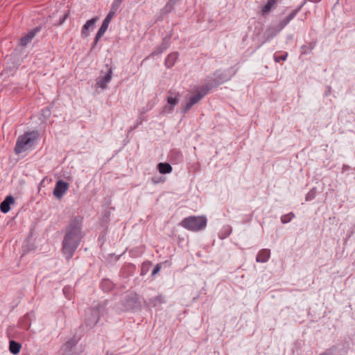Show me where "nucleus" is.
Returning a JSON list of instances; mask_svg holds the SVG:
<instances>
[{
	"mask_svg": "<svg viewBox=\"0 0 355 355\" xmlns=\"http://www.w3.org/2000/svg\"><path fill=\"white\" fill-rule=\"evenodd\" d=\"M178 59V54L174 53L168 55L165 60V64L168 68L172 67Z\"/></svg>",
	"mask_w": 355,
	"mask_h": 355,
	"instance_id": "nucleus-17",
	"label": "nucleus"
},
{
	"mask_svg": "<svg viewBox=\"0 0 355 355\" xmlns=\"http://www.w3.org/2000/svg\"><path fill=\"white\" fill-rule=\"evenodd\" d=\"M103 308L99 306L97 308L89 309L85 314V322L89 327H94L101 318L103 314Z\"/></svg>",
	"mask_w": 355,
	"mask_h": 355,
	"instance_id": "nucleus-6",
	"label": "nucleus"
},
{
	"mask_svg": "<svg viewBox=\"0 0 355 355\" xmlns=\"http://www.w3.org/2000/svg\"><path fill=\"white\" fill-rule=\"evenodd\" d=\"M207 92L205 88L196 90L195 94L189 96L182 105V112L187 113L189 112L195 104L198 103L207 94Z\"/></svg>",
	"mask_w": 355,
	"mask_h": 355,
	"instance_id": "nucleus-5",
	"label": "nucleus"
},
{
	"mask_svg": "<svg viewBox=\"0 0 355 355\" xmlns=\"http://www.w3.org/2000/svg\"><path fill=\"white\" fill-rule=\"evenodd\" d=\"M207 223V218L204 216H189L183 219L180 225L188 230L198 232L205 229Z\"/></svg>",
	"mask_w": 355,
	"mask_h": 355,
	"instance_id": "nucleus-3",
	"label": "nucleus"
},
{
	"mask_svg": "<svg viewBox=\"0 0 355 355\" xmlns=\"http://www.w3.org/2000/svg\"><path fill=\"white\" fill-rule=\"evenodd\" d=\"M15 202V199L12 196H7L0 205V210L1 212L6 214L10 209V205Z\"/></svg>",
	"mask_w": 355,
	"mask_h": 355,
	"instance_id": "nucleus-12",
	"label": "nucleus"
},
{
	"mask_svg": "<svg viewBox=\"0 0 355 355\" xmlns=\"http://www.w3.org/2000/svg\"><path fill=\"white\" fill-rule=\"evenodd\" d=\"M123 0H114L112 5L115 6V3H117V6H119Z\"/></svg>",
	"mask_w": 355,
	"mask_h": 355,
	"instance_id": "nucleus-29",
	"label": "nucleus"
},
{
	"mask_svg": "<svg viewBox=\"0 0 355 355\" xmlns=\"http://www.w3.org/2000/svg\"><path fill=\"white\" fill-rule=\"evenodd\" d=\"M82 219L74 218L66 227L62 241V253L67 259L72 258L83 238L81 231Z\"/></svg>",
	"mask_w": 355,
	"mask_h": 355,
	"instance_id": "nucleus-1",
	"label": "nucleus"
},
{
	"mask_svg": "<svg viewBox=\"0 0 355 355\" xmlns=\"http://www.w3.org/2000/svg\"><path fill=\"white\" fill-rule=\"evenodd\" d=\"M63 293L67 298L70 299L71 297H70V288L69 287H64L63 288Z\"/></svg>",
	"mask_w": 355,
	"mask_h": 355,
	"instance_id": "nucleus-28",
	"label": "nucleus"
},
{
	"mask_svg": "<svg viewBox=\"0 0 355 355\" xmlns=\"http://www.w3.org/2000/svg\"><path fill=\"white\" fill-rule=\"evenodd\" d=\"M160 269H161V266L159 264H157L154 269L152 271V275L154 276L156 274H157L159 271H160Z\"/></svg>",
	"mask_w": 355,
	"mask_h": 355,
	"instance_id": "nucleus-27",
	"label": "nucleus"
},
{
	"mask_svg": "<svg viewBox=\"0 0 355 355\" xmlns=\"http://www.w3.org/2000/svg\"><path fill=\"white\" fill-rule=\"evenodd\" d=\"M119 6H117V3H115V8H114V9H116V10Z\"/></svg>",
	"mask_w": 355,
	"mask_h": 355,
	"instance_id": "nucleus-32",
	"label": "nucleus"
},
{
	"mask_svg": "<svg viewBox=\"0 0 355 355\" xmlns=\"http://www.w3.org/2000/svg\"><path fill=\"white\" fill-rule=\"evenodd\" d=\"M270 256V251L268 249L260 250L257 256L256 261L259 263H266Z\"/></svg>",
	"mask_w": 355,
	"mask_h": 355,
	"instance_id": "nucleus-14",
	"label": "nucleus"
},
{
	"mask_svg": "<svg viewBox=\"0 0 355 355\" xmlns=\"http://www.w3.org/2000/svg\"><path fill=\"white\" fill-rule=\"evenodd\" d=\"M139 305L140 302L139 301L138 295L135 293H131L125 300L124 307L122 311H129L137 308Z\"/></svg>",
	"mask_w": 355,
	"mask_h": 355,
	"instance_id": "nucleus-8",
	"label": "nucleus"
},
{
	"mask_svg": "<svg viewBox=\"0 0 355 355\" xmlns=\"http://www.w3.org/2000/svg\"><path fill=\"white\" fill-rule=\"evenodd\" d=\"M315 197V193L313 191L309 192L306 196V200H311Z\"/></svg>",
	"mask_w": 355,
	"mask_h": 355,
	"instance_id": "nucleus-26",
	"label": "nucleus"
},
{
	"mask_svg": "<svg viewBox=\"0 0 355 355\" xmlns=\"http://www.w3.org/2000/svg\"><path fill=\"white\" fill-rule=\"evenodd\" d=\"M69 189V184L63 180H58L53 190V195L57 198H61Z\"/></svg>",
	"mask_w": 355,
	"mask_h": 355,
	"instance_id": "nucleus-10",
	"label": "nucleus"
},
{
	"mask_svg": "<svg viewBox=\"0 0 355 355\" xmlns=\"http://www.w3.org/2000/svg\"><path fill=\"white\" fill-rule=\"evenodd\" d=\"M233 73H227L226 71L223 72L221 75H218L217 81L218 83H222L230 79Z\"/></svg>",
	"mask_w": 355,
	"mask_h": 355,
	"instance_id": "nucleus-20",
	"label": "nucleus"
},
{
	"mask_svg": "<svg viewBox=\"0 0 355 355\" xmlns=\"http://www.w3.org/2000/svg\"><path fill=\"white\" fill-rule=\"evenodd\" d=\"M226 228H227V230H226L227 235H229V234H230V227H227Z\"/></svg>",
	"mask_w": 355,
	"mask_h": 355,
	"instance_id": "nucleus-31",
	"label": "nucleus"
},
{
	"mask_svg": "<svg viewBox=\"0 0 355 355\" xmlns=\"http://www.w3.org/2000/svg\"><path fill=\"white\" fill-rule=\"evenodd\" d=\"M164 302V298L162 295H158L156 297L151 299L150 301V304L153 306H156L157 304H162Z\"/></svg>",
	"mask_w": 355,
	"mask_h": 355,
	"instance_id": "nucleus-23",
	"label": "nucleus"
},
{
	"mask_svg": "<svg viewBox=\"0 0 355 355\" xmlns=\"http://www.w3.org/2000/svg\"><path fill=\"white\" fill-rule=\"evenodd\" d=\"M78 340L76 338H71L65 344L62 346V352L67 355H73L75 354L73 352V348L77 344Z\"/></svg>",
	"mask_w": 355,
	"mask_h": 355,
	"instance_id": "nucleus-11",
	"label": "nucleus"
},
{
	"mask_svg": "<svg viewBox=\"0 0 355 355\" xmlns=\"http://www.w3.org/2000/svg\"><path fill=\"white\" fill-rule=\"evenodd\" d=\"M40 31L39 28H35L33 30L30 31L24 37L21 38L20 44H28L35 37V34Z\"/></svg>",
	"mask_w": 355,
	"mask_h": 355,
	"instance_id": "nucleus-13",
	"label": "nucleus"
},
{
	"mask_svg": "<svg viewBox=\"0 0 355 355\" xmlns=\"http://www.w3.org/2000/svg\"><path fill=\"white\" fill-rule=\"evenodd\" d=\"M157 169L162 174H168L172 172V166L168 163H159L157 164Z\"/></svg>",
	"mask_w": 355,
	"mask_h": 355,
	"instance_id": "nucleus-16",
	"label": "nucleus"
},
{
	"mask_svg": "<svg viewBox=\"0 0 355 355\" xmlns=\"http://www.w3.org/2000/svg\"><path fill=\"white\" fill-rule=\"evenodd\" d=\"M115 13H116V9H114V5H112L111 10L109 12V13L107 14V15L106 16V17L105 18V20L110 22L112 19L115 15Z\"/></svg>",
	"mask_w": 355,
	"mask_h": 355,
	"instance_id": "nucleus-25",
	"label": "nucleus"
},
{
	"mask_svg": "<svg viewBox=\"0 0 355 355\" xmlns=\"http://www.w3.org/2000/svg\"><path fill=\"white\" fill-rule=\"evenodd\" d=\"M106 67L107 68L106 73H103L102 71L101 76L96 80V85L103 89L107 87V84L112 78V69L109 67L107 64H106Z\"/></svg>",
	"mask_w": 355,
	"mask_h": 355,
	"instance_id": "nucleus-7",
	"label": "nucleus"
},
{
	"mask_svg": "<svg viewBox=\"0 0 355 355\" xmlns=\"http://www.w3.org/2000/svg\"><path fill=\"white\" fill-rule=\"evenodd\" d=\"M105 355H114V354H113L112 353L107 352Z\"/></svg>",
	"mask_w": 355,
	"mask_h": 355,
	"instance_id": "nucleus-33",
	"label": "nucleus"
},
{
	"mask_svg": "<svg viewBox=\"0 0 355 355\" xmlns=\"http://www.w3.org/2000/svg\"><path fill=\"white\" fill-rule=\"evenodd\" d=\"M275 0H268L267 3L262 8L261 14L265 15L269 13L271 9L275 6Z\"/></svg>",
	"mask_w": 355,
	"mask_h": 355,
	"instance_id": "nucleus-18",
	"label": "nucleus"
},
{
	"mask_svg": "<svg viewBox=\"0 0 355 355\" xmlns=\"http://www.w3.org/2000/svg\"><path fill=\"white\" fill-rule=\"evenodd\" d=\"M21 349V345L18 343L10 340L9 344V350L13 354H17Z\"/></svg>",
	"mask_w": 355,
	"mask_h": 355,
	"instance_id": "nucleus-19",
	"label": "nucleus"
},
{
	"mask_svg": "<svg viewBox=\"0 0 355 355\" xmlns=\"http://www.w3.org/2000/svg\"><path fill=\"white\" fill-rule=\"evenodd\" d=\"M98 21V17H95L86 21L81 30L82 37H87L90 35V32L94 30L95 24Z\"/></svg>",
	"mask_w": 355,
	"mask_h": 355,
	"instance_id": "nucleus-9",
	"label": "nucleus"
},
{
	"mask_svg": "<svg viewBox=\"0 0 355 355\" xmlns=\"http://www.w3.org/2000/svg\"><path fill=\"white\" fill-rule=\"evenodd\" d=\"M110 22L103 20L100 28L98 29L95 38H94V43L96 44L98 42L100 38L104 35V33L106 32V31L108 28L109 24Z\"/></svg>",
	"mask_w": 355,
	"mask_h": 355,
	"instance_id": "nucleus-15",
	"label": "nucleus"
},
{
	"mask_svg": "<svg viewBox=\"0 0 355 355\" xmlns=\"http://www.w3.org/2000/svg\"><path fill=\"white\" fill-rule=\"evenodd\" d=\"M38 137L39 135L37 131L27 132L19 136L15 147V152L17 154H20L33 148Z\"/></svg>",
	"mask_w": 355,
	"mask_h": 355,
	"instance_id": "nucleus-2",
	"label": "nucleus"
},
{
	"mask_svg": "<svg viewBox=\"0 0 355 355\" xmlns=\"http://www.w3.org/2000/svg\"><path fill=\"white\" fill-rule=\"evenodd\" d=\"M297 10H293L291 14H289L286 19L281 22L279 30L283 28L295 16Z\"/></svg>",
	"mask_w": 355,
	"mask_h": 355,
	"instance_id": "nucleus-21",
	"label": "nucleus"
},
{
	"mask_svg": "<svg viewBox=\"0 0 355 355\" xmlns=\"http://www.w3.org/2000/svg\"><path fill=\"white\" fill-rule=\"evenodd\" d=\"M180 100V94L175 90H169L166 96V104L162 110V114L168 115L173 113L175 107L179 103Z\"/></svg>",
	"mask_w": 355,
	"mask_h": 355,
	"instance_id": "nucleus-4",
	"label": "nucleus"
},
{
	"mask_svg": "<svg viewBox=\"0 0 355 355\" xmlns=\"http://www.w3.org/2000/svg\"><path fill=\"white\" fill-rule=\"evenodd\" d=\"M109 284H110V282L108 280L103 281L102 282V286L104 287V285Z\"/></svg>",
	"mask_w": 355,
	"mask_h": 355,
	"instance_id": "nucleus-30",
	"label": "nucleus"
},
{
	"mask_svg": "<svg viewBox=\"0 0 355 355\" xmlns=\"http://www.w3.org/2000/svg\"><path fill=\"white\" fill-rule=\"evenodd\" d=\"M176 0H170V2L175 3Z\"/></svg>",
	"mask_w": 355,
	"mask_h": 355,
	"instance_id": "nucleus-34",
	"label": "nucleus"
},
{
	"mask_svg": "<svg viewBox=\"0 0 355 355\" xmlns=\"http://www.w3.org/2000/svg\"><path fill=\"white\" fill-rule=\"evenodd\" d=\"M288 56L287 53H284L282 55L275 53L274 55V60L276 62H279L281 60H286Z\"/></svg>",
	"mask_w": 355,
	"mask_h": 355,
	"instance_id": "nucleus-24",
	"label": "nucleus"
},
{
	"mask_svg": "<svg viewBox=\"0 0 355 355\" xmlns=\"http://www.w3.org/2000/svg\"><path fill=\"white\" fill-rule=\"evenodd\" d=\"M294 218L295 214L293 212H290L281 216V222L284 224H286L289 223Z\"/></svg>",
	"mask_w": 355,
	"mask_h": 355,
	"instance_id": "nucleus-22",
	"label": "nucleus"
}]
</instances>
